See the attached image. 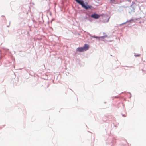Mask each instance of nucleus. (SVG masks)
<instances>
[{
	"label": "nucleus",
	"mask_w": 146,
	"mask_h": 146,
	"mask_svg": "<svg viewBox=\"0 0 146 146\" xmlns=\"http://www.w3.org/2000/svg\"><path fill=\"white\" fill-rule=\"evenodd\" d=\"M107 37V36L106 35V36H102L101 37V38H104L105 37Z\"/></svg>",
	"instance_id": "4"
},
{
	"label": "nucleus",
	"mask_w": 146,
	"mask_h": 146,
	"mask_svg": "<svg viewBox=\"0 0 146 146\" xmlns=\"http://www.w3.org/2000/svg\"><path fill=\"white\" fill-rule=\"evenodd\" d=\"M100 15H99L95 13L92 14L91 15L92 17L95 19H98Z\"/></svg>",
	"instance_id": "3"
},
{
	"label": "nucleus",
	"mask_w": 146,
	"mask_h": 146,
	"mask_svg": "<svg viewBox=\"0 0 146 146\" xmlns=\"http://www.w3.org/2000/svg\"><path fill=\"white\" fill-rule=\"evenodd\" d=\"M78 3L81 5L83 8L86 10H88L91 8V6L87 5V3L85 4L84 3V1L82 0H75Z\"/></svg>",
	"instance_id": "1"
},
{
	"label": "nucleus",
	"mask_w": 146,
	"mask_h": 146,
	"mask_svg": "<svg viewBox=\"0 0 146 146\" xmlns=\"http://www.w3.org/2000/svg\"><path fill=\"white\" fill-rule=\"evenodd\" d=\"M89 48V46L88 45L85 44L83 47H79L77 48L76 51L79 52H82L86 51Z\"/></svg>",
	"instance_id": "2"
}]
</instances>
